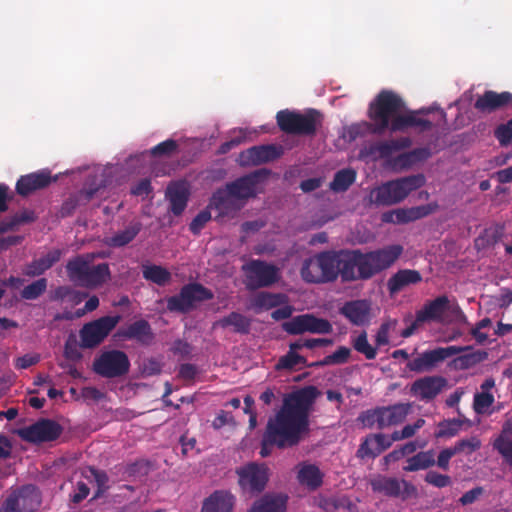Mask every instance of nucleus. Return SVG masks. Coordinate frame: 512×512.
<instances>
[{
    "instance_id": "53",
    "label": "nucleus",
    "mask_w": 512,
    "mask_h": 512,
    "mask_svg": "<svg viewBox=\"0 0 512 512\" xmlns=\"http://www.w3.org/2000/svg\"><path fill=\"white\" fill-rule=\"evenodd\" d=\"M91 475L93 476L96 484H97V491L95 494V498L100 497L104 492L108 490V475L105 471L98 470L94 467L89 468Z\"/></svg>"
},
{
    "instance_id": "46",
    "label": "nucleus",
    "mask_w": 512,
    "mask_h": 512,
    "mask_svg": "<svg viewBox=\"0 0 512 512\" xmlns=\"http://www.w3.org/2000/svg\"><path fill=\"white\" fill-rule=\"evenodd\" d=\"M351 350L348 347L340 346L335 352L325 356L321 361L315 363V366H328L344 364L348 361Z\"/></svg>"
},
{
    "instance_id": "36",
    "label": "nucleus",
    "mask_w": 512,
    "mask_h": 512,
    "mask_svg": "<svg viewBox=\"0 0 512 512\" xmlns=\"http://www.w3.org/2000/svg\"><path fill=\"white\" fill-rule=\"evenodd\" d=\"M288 303L284 293L259 292L252 299V307L257 310H269Z\"/></svg>"
},
{
    "instance_id": "30",
    "label": "nucleus",
    "mask_w": 512,
    "mask_h": 512,
    "mask_svg": "<svg viewBox=\"0 0 512 512\" xmlns=\"http://www.w3.org/2000/svg\"><path fill=\"white\" fill-rule=\"evenodd\" d=\"M62 255L60 249H54L43 255L42 257L33 260L27 264L23 269V273L29 277H36L42 275L45 271L50 269L55 263H57Z\"/></svg>"
},
{
    "instance_id": "42",
    "label": "nucleus",
    "mask_w": 512,
    "mask_h": 512,
    "mask_svg": "<svg viewBox=\"0 0 512 512\" xmlns=\"http://www.w3.org/2000/svg\"><path fill=\"white\" fill-rule=\"evenodd\" d=\"M356 180V172L351 168L339 170L335 173L330 189L336 193L345 192Z\"/></svg>"
},
{
    "instance_id": "16",
    "label": "nucleus",
    "mask_w": 512,
    "mask_h": 512,
    "mask_svg": "<svg viewBox=\"0 0 512 512\" xmlns=\"http://www.w3.org/2000/svg\"><path fill=\"white\" fill-rule=\"evenodd\" d=\"M282 328L290 335H300L305 332L328 334L333 330L332 324L313 314H302L291 318L282 324Z\"/></svg>"
},
{
    "instance_id": "56",
    "label": "nucleus",
    "mask_w": 512,
    "mask_h": 512,
    "mask_svg": "<svg viewBox=\"0 0 512 512\" xmlns=\"http://www.w3.org/2000/svg\"><path fill=\"white\" fill-rule=\"evenodd\" d=\"M64 356L66 359L77 362L83 357L75 339L69 337L64 345Z\"/></svg>"
},
{
    "instance_id": "24",
    "label": "nucleus",
    "mask_w": 512,
    "mask_h": 512,
    "mask_svg": "<svg viewBox=\"0 0 512 512\" xmlns=\"http://www.w3.org/2000/svg\"><path fill=\"white\" fill-rule=\"evenodd\" d=\"M210 207L218 211L219 216H234L244 207V203L236 199L227 187L224 186L213 193Z\"/></svg>"
},
{
    "instance_id": "32",
    "label": "nucleus",
    "mask_w": 512,
    "mask_h": 512,
    "mask_svg": "<svg viewBox=\"0 0 512 512\" xmlns=\"http://www.w3.org/2000/svg\"><path fill=\"white\" fill-rule=\"evenodd\" d=\"M410 410L409 404H395L380 408V429L397 425L405 420Z\"/></svg>"
},
{
    "instance_id": "9",
    "label": "nucleus",
    "mask_w": 512,
    "mask_h": 512,
    "mask_svg": "<svg viewBox=\"0 0 512 512\" xmlns=\"http://www.w3.org/2000/svg\"><path fill=\"white\" fill-rule=\"evenodd\" d=\"M213 292L200 283L185 284L177 295L167 298V309L170 312L187 314L199 303L213 299Z\"/></svg>"
},
{
    "instance_id": "22",
    "label": "nucleus",
    "mask_w": 512,
    "mask_h": 512,
    "mask_svg": "<svg viewBox=\"0 0 512 512\" xmlns=\"http://www.w3.org/2000/svg\"><path fill=\"white\" fill-rule=\"evenodd\" d=\"M284 153L281 145L268 144L253 146L241 153L243 164L260 165L280 158Z\"/></svg>"
},
{
    "instance_id": "26",
    "label": "nucleus",
    "mask_w": 512,
    "mask_h": 512,
    "mask_svg": "<svg viewBox=\"0 0 512 512\" xmlns=\"http://www.w3.org/2000/svg\"><path fill=\"white\" fill-rule=\"evenodd\" d=\"M124 339L135 340L142 345H149L154 339L150 323L145 319L136 320L119 331Z\"/></svg>"
},
{
    "instance_id": "2",
    "label": "nucleus",
    "mask_w": 512,
    "mask_h": 512,
    "mask_svg": "<svg viewBox=\"0 0 512 512\" xmlns=\"http://www.w3.org/2000/svg\"><path fill=\"white\" fill-rule=\"evenodd\" d=\"M434 111L433 107L411 110L406 108L403 98L392 90L380 91L369 104L368 117L374 122V134L404 133L414 130L425 133L433 128V123L423 116Z\"/></svg>"
},
{
    "instance_id": "59",
    "label": "nucleus",
    "mask_w": 512,
    "mask_h": 512,
    "mask_svg": "<svg viewBox=\"0 0 512 512\" xmlns=\"http://www.w3.org/2000/svg\"><path fill=\"white\" fill-rule=\"evenodd\" d=\"M210 219L211 213L208 210L200 211L190 223V231L193 234H198Z\"/></svg>"
},
{
    "instance_id": "4",
    "label": "nucleus",
    "mask_w": 512,
    "mask_h": 512,
    "mask_svg": "<svg viewBox=\"0 0 512 512\" xmlns=\"http://www.w3.org/2000/svg\"><path fill=\"white\" fill-rule=\"evenodd\" d=\"M345 249L338 251H323L314 256L305 259L300 274L307 283H331L341 277L342 282H346L344 276Z\"/></svg>"
},
{
    "instance_id": "14",
    "label": "nucleus",
    "mask_w": 512,
    "mask_h": 512,
    "mask_svg": "<svg viewBox=\"0 0 512 512\" xmlns=\"http://www.w3.org/2000/svg\"><path fill=\"white\" fill-rule=\"evenodd\" d=\"M243 269L246 272V287L250 290L270 287L280 279L278 267L264 260H251Z\"/></svg>"
},
{
    "instance_id": "1",
    "label": "nucleus",
    "mask_w": 512,
    "mask_h": 512,
    "mask_svg": "<svg viewBox=\"0 0 512 512\" xmlns=\"http://www.w3.org/2000/svg\"><path fill=\"white\" fill-rule=\"evenodd\" d=\"M313 385L287 394L280 410L267 422L262 436L260 455L268 457L273 447L279 449L297 446L303 435L309 432V415L319 396Z\"/></svg>"
},
{
    "instance_id": "57",
    "label": "nucleus",
    "mask_w": 512,
    "mask_h": 512,
    "mask_svg": "<svg viewBox=\"0 0 512 512\" xmlns=\"http://www.w3.org/2000/svg\"><path fill=\"white\" fill-rule=\"evenodd\" d=\"M425 481L437 488H443L451 484V478L448 475L436 471H429L425 476Z\"/></svg>"
},
{
    "instance_id": "44",
    "label": "nucleus",
    "mask_w": 512,
    "mask_h": 512,
    "mask_svg": "<svg viewBox=\"0 0 512 512\" xmlns=\"http://www.w3.org/2000/svg\"><path fill=\"white\" fill-rule=\"evenodd\" d=\"M374 122L372 123L362 121L348 126L343 134V137L349 142H353L358 138L364 137L367 133L373 132Z\"/></svg>"
},
{
    "instance_id": "31",
    "label": "nucleus",
    "mask_w": 512,
    "mask_h": 512,
    "mask_svg": "<svg viewBox=\"0 0 512 512\" xmlns=\"http://www.w3.org/2000/svg\"><path fill=\"white\" fill-rule=\"evenodd\" d=\"M298 467L297 480L301 485L311 491L318 489L322 485L323 473L316 465L303 462Z\"/></svg>"
},
{
    "instance_id": "23",
    "label": "nucleus",
    "mask_w": 512,
    "mask_h": 512,
    "mask_svg": "<svg viewBox=\"0 0 512 512\" xmlns=\"http://www.w3.org/2000/svg\"><path fill=\"white\" fill-rule=\"evenodd\" d=\"M339 312L353 325L364 326L370 322L371 303L366 299L347 301Z\"/></svg>"
},
{
    "instance_id": "10",
    "label": "nucleus",
    "mask_w": 512,
    "mask_h": 512,
    "mask_svg": "<svg viewBox=\"0 0 512 512\" xmlns=\"http://www.w3.org/2000/svg\"><path fill=\"white\" fill-rule=\"evenodd\" d=\"M130 360L124 351L112 349L101 352L95 357L93 371L107 379L125 376L130 370Z\"/></svg>"
},
{
    "instance_id": "21",
    "label": "nucleus",
    "mask_w": 512,
    "mask_h": 512,
    "mask_svg": "<svg viewBox=\"0 0 512 512\" xmlns=\"http://www.w3.org/2000/svg\"><path fill=\"white\" fill-rule=\"evenodd\" d=\"M238 474L240 485L251 492H261L268 481V469L264 465L248 464Z\"/></svg>"
},
{
    "instance_id": "45",
    "label": "nucleus",
    "mask_w": 512,
    "mask_h": 512,
    "mask_svg": "<svg viewBox=\"0 0 512 512\" xmlns=\"http://www.w3.org/2000/svg\"><path fill=\"white\" fill-rule=\"evenodd\" d=\"M298 365H307L306 359L297 352L288 351L281 356L275 366L276 370H292Z\"/></svg>"
},
{
    "instance_id": "28",
    "label": "nucleus",
    "mask_w": 512,
    "mask_h": 512,
    "mask_svg": "<svg viewBox=\"0 0 512 512\" xmlns=\"http://www.w3.org/2000/svg\"><path fill=\"white\" fill-rule=\"evenodd\" d=\"M493 448L512 466V415L503 423L500 434L493 442Z\"/></svg>"
},
{
    "instance_id": "8",
    "label": "nucleus",
    "mask_w": 512,
    "mask_h": 512,
    "mask_svg": "<svg viewBox=\"0 0 512 512\" xmlns=\"http://www.w3.org/2000/svg\"><path fill=\"white\" fill-rule=\"evenodd\" d=\"M418 322H437L444 323L451 317L457 321L466 320V316L458 303L451 301L446 295H441L424 304L422 309L417 312Z\"/></svg>"
},
{
    "instance_id": "15",
    "label": "nucleus",
    "mask_w": 512,
    "mask_h": 512,
    "mask_svg": "<svg viewBox=\"0 0 512 512\" xmlns=\"http://www.w3.org/2000/svg\"><path fill=\"white\" fill-rule=\"evenodd\" d=\"M63 432V427L56 421L42 418L19 430V436L27 442L40 444L57 440Z\"/></svg>"
},
{
    "instance_id": "61",
    "label": "nucleus",
    "mask_w": 512,
    "mask_h": 512,
    "mask_svg": "<svg viewBox=\"0 0 512 512\" xmlns=\"http://www.w3.org/2000/svg\"><path fill=\"white\" fill-rule=\"evenodd\" d=\"M481 360L482 358L479 357L477 353H472L455 358L453 360V364L455 367H458L460 369H468L469 367L475 365Z\"/></svg>"
},
{
    "instance_id": "35",
    "label": "nucleus",
    "mask_w": 512,
    "mask_h": 512,
    "mask_svg": "<svg viewBox=\"0 0 512 512\" xmlns=\"http://www.w3.org/2000/svg\"><path fill=\"white\" fill-rule=\"evenodd\" d=\"M215 325L221 328L232 327L233 332L246 335L251 330V319L239 312H231L219 319Z\"/></svg>"
},
{
    "instance_id": "41",
    "label": "nucleus",
    "mask_w": 512,
    "mask_h": 512,
    "mask_svg": "<svg viewBox=\"0 0 512 512\" xmlns=\"http://www.w3.org/2000/svg\"><path fill=\"white\" fill-rule=\"evenodd\" d=\"M412 141L409 137H401L377 143L373 150L379 153L381 158H388L393 153L410 147Z\"/></svg>"
},
{
    "instance_id": "37",
    "label": "nucleus",
    "mask_w": 512,
    "mask_h": 512,
    "mask_svg": "<svg viewBox=\"0 0 512 512\" xmlns=\"http://www.w3.org/2000/svg\"><path fill=\"white\" fill-rule=\"evenodd\" d=\"M142 230V224L139 221L131 222L123 230L116 232L107 239L110 247H124L131 243Z\"/></svg>"
},
{
    "instance_id": "33",
    "label": "nucleus",
    "mask_w": 512,
    "mask_h": 512,
    "mask_svg": "<svg viewBox=\"0 0 512 512\" xmlns=\"http://www.w3.org/2000/svg\"><path fill=\"white\" fill-rule=\"evenodd\" d=\"M287 496L266 494L248 512H286Z\"/></svg>"
},
{
    "instance_id": "58",
    "label": "nucleus",
    "mask_w": 512,
    "mask_h": 512,
    "mask_svg": "<svg viewBox=\"0 0 512 512\" xmlns=\"http://www.w3.org/2000/svg\"><path fill=\"white\" fill-rule=\"evenodd\" d=\"M395 324L396 321H387L380 325L375 337V342L378 347L387 345L389 343V332L391 328L395 326Z\"/></svg>"
},
{
    "instance_id": "17",
    "label": "nucleus",
    "mask_w": 512,
    "mask_h": 512,
    "mask_svg": "<svg viewBox=\"0 0 512 512\" xmlns=\"http://www.w3.org/2000/svg\"><path fill=\"white\" fill-rule=\"evenodd\" d=\"M269 174V170L259 169L228 182L225 186L236 199L245 205L248 199L256 196L258 184L267 178Z\"/></svg>"
},
{
    "instance_id": "54",
    "label": "nucleus",
    "mask_w": 512,
    "mask_h": 512,
    "mask_svg": "<svg viewBox=\"0 0 512 512\" xmlns=\"http://www.w3.org/2000/svg\"><path fill=\"white\" fill-rule=\"evenodd\" d=\"M494 136L501 146H508L512 141V119L505 124L497 126Z\"/></svg>"
},
{
    "instance_id": "5",
    "label": "nucleus",
    "mask_w": 512,
    "mask_h": 512,
    "mask_svg": "<svg viewBox=\"0 0 512 512\" xmlns=\"http://www.w3.org/2000/svg\"><path fill=\"white\" fill-rule=\"evenodd\" d=\"M426 182L423 174L409 175L382 183L370 193L371 202L377 206H391L402 202L411 192Z\"/></svg>"
},
{
    "instance_id": "49",
    "label": "nucleus",
    "mask_w": 512,
    "mask_h": 512,
    "mask_svg": "<svg viewBox=\"0 0 512 512\" xmlns=\"http://www.w3.org/2000/svg\"><path fill=\"white\" fill-rule=\"evenodd\" d=\"M47 288V280L45 278H40L31 284L24 287L21 291V296L23 299L34 300L40 297Z\"/></svg>"
},
{
    "instance_id": "27",
    "label": "nucleus",
    "mask_w": 512,
    "mask_h": 512,
    "mask_svg": "<svg viewBox=\"0 0 512 512\" xmlns=\"http://www.w3.org/2000/svg\"><path fill=\"white\" fill-rule=\"evenodd\" d=\"M422 281L419 271L412 269H400L387 281V290L390 295H395L409 285H415Z\"/></svg>"
},
{
    "instance_id": "55",
    "label": "nucleus",
    "mask_w": 512,
    "mask_h": 512,
    "mask_svg": "<svg viewBox=\"0 0 512 512\" xmlns=\"http://www.w3.org/2000/svg\"><path fill=\"white\" fill-rule=\"evenodd\" d=\"M377 451V448L371 439V435L367 436L365 440L360 444L356 456L360 459L365 458H376L379 456V454H375Z\"/></svg>"
},
{
    "instance_id": "13",
    "label": "nucleus",
    "mask_w": 512,
    "mask_h": 512,
    "mask_svg": "<svg viewBox=\"0 0 512 512\" xmlns=\"http://www.w3.org/2000/svg\"><path fill=\"white\" fill-rule=\"evenodd\" d=\"M468 349H470V346H447L427 350L418 357L410 360L407 363V368L410 371L417 373L428 372L448 358L458 355Z\"/></svg>"
},
{
    "instance_id": "47",
    "label": "nucleus",
    "mask_w": 512,
    "mask_h": 512,
    "mask_svg": "<svg viewBox=\"0 0 512 512\" xmlns=\"http://www.w3.org/2000/svg\"><path fill=\"white\" fill-rule=\"evenodd\" d=\"M464 421L460 419L444 420L438 424V430L435 433L437 438L453 437L457 435Z\"/></svg>"
},
{
    "instance_id": "50",
    "label": "nucleus",
    "mask_w": 512,
    "mask_h": 512,
    "mask_svg": "<svg viewBox=\"0 0 512 512\" xmlns=\"http://www.w3.org/2000/svg\"><path fill=\"white\" fill-rule=\"evenodd\" d=\"M494 403V396L490 392H478L474 395L473 408L476 413L483 414Z\"/></svg>"
},
{
    "instance_id": "43",
    "label": "nucleus",
    "mask_w": 512,
    "mask_h": 512,
    "mask_svg": "<svg viewBox=\"0 0 512 512\" xmlns=\"http://www.w3.org/2000/svg\"><path fill=\"white\" fill-rule=\"evenodd\" d=\"M352 346L368 360L375 359L377 355V349L368 342L366 331H362L357 337L352 338Z\"/></svg>"
},
{
    "instance_id": "7",
    "label": "nucleus",
    "mask_w": 512,
    "mask_h": 512,
    "mask_svg": "<svg viewBox=\"0 0 512 512\" xmlns=\"http://www.w3.org/2000/svg\"><path fill=\"white\" fill-rule=\"evenodd\" d=\"M279 129L286 134L314 136L323 124V115L316 109H308L304 113L280 110L276 114Z\"/></svg>"
},
{
    "instance_id": "51",
    "label": "nucleus",
    "mask_w": 512,
    "mask_h": 512,
    "mask_svg": "<svg viewBox=\"0 0 512 512\" xmlns=\"http://www.w3.org/2000/svg\"><path fill=\"white\" fill-rule=\"evenodd\" d=\"M481 446V441L477 437H471L467 439H462L458 441L452 448L455 450V453H465L471 454L472 452L479 449Z\"/></svg>"
},
{
    "instance_id": "6",
    "label": "nucleus",
    "mask_w": 512,
    "mask_h": 512,
    "mask_svg": "<svg viewBox=\"0 0 512 512\" xmlns=\"http://www.w3.org/2000/svg\"><path fill=\"white\" fill-rule=\"evenodd\" d=\"M94 254H86L70 259L66 264L69 279L75 284L94 288L103 284L110 277L107 263L91 266Z\"/></svg>"
},
{
    "instance_id": "34",
    "label": "nucleus",
    "mask_w": 512,
    "mask_h": 512,
    "mask_svg": "<svg viewBox=\"0 0 512 512\" xmlns=\"http://www.w3.org/2000/svg\"><path fill=\"white\" fill-rule=\"evenodd\" d=\"M166 195L170 202V210L175 216H180L189 199V191L183 184H175L167 188Z\"/></svg>"
},
{
    "instance_id": "63",
    "label": "nucleus",
    "mask_w": 512,
    "mask_h": 512,
    "mask_svg": "<svg viewBox=\"0 0 512 512\" xmlns=\"http://www.w3.org/2000/svg\"><path fill=\"white\" fill-rule=\"evenodd\" d=\"M151 192V181L148 178L141 179L131 188V193L135 196H148Z\"/></svg>"
},
{
    "instance_id": "25",
    "label": "nucleus",
    "mask_w": 512,
    "mask_h": 512,
    "mask_svg": "<svg viewBox=\"0 0 512 512\" xmlns=\"http://www.w3.org/2000/svg\"><path fill=\"white\" fill-rule=\"evenodd\" d=\"M507 106H512V93L508 91L498 93L487 90L474 103L475 109L483 113H491Z\"/></svg>"
},
{
    "instance_id": "18",
    "label": "nucleus",
    "mask_w": 512,
    "mask_h": 512,
    "mask_svg": "<svg viewBox=\"0 0 512 512\" xmlns=\"http://www.w3.org/2000/svg\"><path fill=\"white\" fill-rule=\"evenodd\" d=\"M371 486L373 491L383 493L389 497H399L408 499L417 494V488L410 482L402 479L398 480L393 477H379L372 480Z\"/></svg>"
},
{
    "instance_id": "60",
    "label": "nucleus",
    "mask_w": 512,
    "mask_h": 512,
    "mask_svg": "<svg viewBox=\"0 0 512 512\" xmlns=\"http://www.w3.org/2000/svg\"><path fill=\"white\" fill-rule=\"evenodd\" d=\"M359 420L364 426L373 427L375 424L380 429V408L374 410H367L359 416Z\"/></svg>"
},
{
    "instance_id": "64",
    "label": "nucleus",
    "mask_w": 512,
    "mask_h": 512,
    "mask_svg": "<svg viewBox=\"0 0 512 512\" xmlns=\"http://www.w3.org/2000/svg\"><path fill=\"white\" fill-rule=\"evenodd\" d=\"M197 373H198V369H197L196 365L191 364V363H184V364H181L179 367L178 376H179V378H181L183 380L191 381V380L195 379Z\"/></svg>"
},
{
    "instance_id": "39",
    "label": "nucleus",
    "mask_w": 512,
    "mask_h": 512,
    "mask_svg": "<svg viewBox=\"0 0 512 512\" xmlns=\"http://www.w3.org/2000/svg\"><path fill=\"white\" fill-rule=\"evenodd\" d=\"M143 278L158 286H165L171 280V273L163 266L147 264L142 266Z\"/></svg>"
},
{
    "instance_id": "29",
    "label": "nucleus",
    "mask_w": 512,
    "mask_h": 512,
    "mask_svg": "<svg viewBox=\"0 0 512 512\" xmlns=\"http://www.w3.org/2000/svg\"><path fill=\"white\" fill-rule=\"evenodd\" d=\"M234 497L227 491H215L203 502L201 512H232Z\"/></svg>"
},
{
    "instance_id": "19",
    "label": "nucleus",
    "mask_w": 512,
    "mask_h": 512,
    "mask_svg": "<svg viewBox=\"0 0 512 512\" xmlns=\"http://www.w3.org/2000/svg\"><path fill=\"white\" fill-rule=\"evenodd\" d=\"M57 177H53L47 169H42L33 173L22 175L16 183V192L27 197L30 194L48 187L51 183L56 182Z\"/></svg>"
},
{
    "instance_id": "38",
    "label": "nucleus",
    "mask_w": 512,
    "mask_h": 512,
    "mask_svg": "<svg viewBox=\"0 0 512 512\" xmlns=\"http://www.w3.org/2000/svg\"><path fill=\"white\" fill-rule=\"evenodd\" d=\"M407 465L403 467L406 472H414L432 467L435 464V453L433 450L421 451L406 460Z\"/></svg>"
},
{
    "instance_id": "40",
    "label": "nucleus",
    "mask_w": 512,
    "mask_h": 512,
    "mask_svg": "<svg viewBox=\"0 0 512 512\" xmlns=\"http://www.w3.org/2000/svg\"><path fill=\"white\" fill-rule=\"evenodd\" d=\"M99 190V187L83 189L79 192L78 195L70 196L67 200L63 202L60 208V216L62 218L68 217L73 214L80 203V199L84 198L86 202H89L96 192Z\"/></svg>"
},
{
    "instance_id": "3",
    "label": "nucleus",
    "mask_w": 512,
    "mask_h": 512,
    "mask_svg": "<svg viewBox=\"0 0 512 512\" xmlns=\"http://www.w3.org/2000/svg\"><path fill=\"white\" fill-rule=\"evenodd\" d=\"M401 245H389L369 252L345 249L346 282L365 281L390 268L401 256Z\"/></svg>"
},
{
    "instance_id": "12",
    "label": "nucleus",
    "mask_w": 512,
    "mask_h": 512,
    "mask_svg": "<svg viewBox=\"0 0 512 512\" xmlns=\"http://www.w3.org/2000/svg\"><path fill=\"white\" fill-rule=\"evenodd\" d=\"M41 504V495L35 485H24L12 491L0 507V512H35Z\"/></svg>"
},
{
    "instance_id": "62",
    "label": "nucleus",
    "mask_w": 512,
    "mask_h": 512,
    "mask_svg": "<svg viewBox=\"0 0 512 512\" xmlns=\"http://www.w3.org/2000/svg\"><path fill=\"white\" fill-rule=\"evenodd\" d=\"M484 493V488L476 486L473 489L465 492L459 499L461 505L466 506L474 503Z\"/></svg>"
},
{
    "instance_id": "52",
    "label": "nucleus",
    "mask_w": 512,
    "mask_h": 512,
    "mask_svg": "<svg viewBox=\"0 0 512 512\" xmlns=\"http://www.w3.org/2000/svg\"><path fill=\"white\" fill-rule=\"evenodd\" d=\"M178 149V144L173 139H167L151 149L152 156H170Z\"/></svg>"
},
{
    "instance_id": "11",
    "label": "nucleus",
    "mask_w": 512,
    "mask_h": 512,
    "mask_svg": "<svg viewBox=\"0 0 512 512\" xmlns=\"http://www.w3.org/2000/svg\"><path fill=\"white\" fill-rule=\"evenodd\" d=\"M120 321V316H104L82 326L79 331L80 344L83 349L99 346Z\"/></svg>"
},
{
    "instance_id": "48",
    "label": "nucleus",
    "mask_w": 512,
    "mask_h": 512,
    "mask_svg": "<svg viewBox=\"0 0 512 512\" xmlns=\"http://www.w3.org/2000/svg\"><path fill=\"white\" fill-rule=\"evenodd\" d=\"M436 208H437V204H435V203L434 204L429 203L426 205H421V206H416V207H411V208H404L405 223H409V222L424 218V217L432 214Z\"/></svg>"
},
{
    "instance_id": "20",
    "label": "nucleus",
    "mask_w": 512,
    "mask_h": 512,
    "mask_svg": "<svg viewBox=\"0 0 512 512\" xmlns=\"http://www.w3.org/2000/svg\"><path fill=\"white\" fill-rule=\"evenodd\" d=\"M447 385V380L442 376H425L415 380L411 387L410 393L422 401H431Z\"/></svg>"
}]
</instances>
